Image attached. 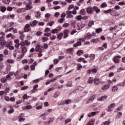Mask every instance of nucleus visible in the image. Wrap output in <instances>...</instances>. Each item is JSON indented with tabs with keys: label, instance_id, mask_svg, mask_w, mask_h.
<instances>
[{
	"label": "nucleus",
	"instance_id": "nucleus-1",
	"mask_svg": "<svg viewBox=\"0 0 125 125\" xmlns=\"http://www.w3.org/2000/svg\"><path fill=\"white\" fill-rule=\"evenodd\" d=\"M0 45H1L2 46H3L6 44V42L4 41V38H3L2 36L0 37Z\"/></svg>",
	"mask_w": 125,
	"mask_h": 125
},
{
	"label": "nucleus",
	"instance_id": "nucleus-2",
	"mask_svg": "<svg viewBox=\"0 0 125 125\" xmlns=\"http://www.w3.org/2000/svg\"><path fill=\"white\" fill-rule=\"evenodd\" d=\"M60 31H61V27H58L55 29H52L51 33H52V34H56V33L60 32Z\"/></svg>",
	"mask_w": 125,
	"mask_h": 125
},
{
	"label": "nucleus",
	"instance_id": "nucleus-3",
	"mask_svg": "<svg viewBox=\"0 0 125 125\" xmlns=\"http://www.w3.org/2000/svg\"><path fill=\"white\" fill-rule=\"evenodd\" d=\"M63 39H66L69 36V30L65 29L63 31Z\"/></svg>",
	"mask_w": 125,
	"mask_h": 125
},
{
	"label": "nucleus",
	"instance_id": "nucleus-4",
	"mask_svg": "<svg viewBox=\"0 0 125 125\" xmlns=\"http://www.w3.org/2000/svg\"><path fill=\"white\" fill-rule=\"evenodd\" d=\"M87 18H88V17L87 16H84V17L77 16L76 18V19H77V20H78V21H80V20H82V19H83V20H86Z\"/></svg>",
	"mask_w": 125,
	"mask_h": 125
},
{
	"label": "nucleus",
	"instance_id": "nucleus-5",
	"mask_svg": "<svg viewBox=\"0 0 125 125\" xmlns=\"http://www.w3.org/2000/svg\"><path fill=\"white\" fill-rule=\"evenodd\" d=\"M24 30L25 32H30V31H31V28H30V24H26L24 28Z\"/></svg>",
	"mask_w": 125,
	"mask_h": 125
},
{
	"label": "nucleus",
	"instance_id": "nucleus-6",
	"mask_svg": "<svg viewBox=\"0 0 125 125\" xmlns=\"http://www.w3.org/2000/svg\"><path fill=\"white\" fill-rule=\"evenodd\" d=\"M89 58H90L89 62H92L94 59H95V54H91L89 56Z\"/></svg>",
	"mask_w": 125,
	"mask_h": 125
},
{
	"label": "nucleus",
	"instance_id": "nucleus-7",
	"mask_svg": "<svg viewBox=\"0 0 125 125\" xmlns=\"http://www.w3.org/2000/svg\"><path fill=\"white\" fill-rule=\"evenodd\" d=\"M42 46L41 45H38L35 48V50L36 51H42Z\"/></svg>",
	"mask_w": 125,
	"mask_h": 125
},
{
	"label": "nucleus",
	"instance_id": "nucleus-8",
	"mask_svg": "<svg viewBox=\"0 0 125 125\" xmlns=\"http://www.w3.org/2000/svg\"><path fill=\"white\" fill-rule=\"evenodd\" d=\"M86 12L88 13V14H93V10L91 7H88L86 8Z\"/></svg>",
	"mask_w": 125,
	"mask_h": 125
},
{
	"label": "nucleus",
	"instance_id": "nucleus-9",
	"mask_svg": "<svg viewBox=\"0 0 125 125\" xmlns=\"http://www.w3.org/2000/svg\"><path fill=\"white\" fill-rule=\"evenodd\" d=\"M38 23H39V22H38V21H31L30 22V26L31 27H34V26H36L37 25V24H38Z\"/></svg>",
	"mask_w": 125,
	"mask_h": 125
},
{
	"label": "nucleus",
	"instance_id": "nucleus-10",
	"mask_svg": "<svg viewBox=\"0 0 125 125\" xmlns=\"http://www.w3.org/2000/svg\"><path fill=\"white\" fill-rule=\"evenodd\" d=\"M94 11H96V13H99L100 12V9L98 8V7L94 6L93 7Z\"/></svg>",
	"mask_w": 125,
	"mask_h": 125
},
{
	"label": "nucleus",
	"instance_id": "nucleus-11",
	"mask_svg": "<svg viewBox=\"0 0 125 125\" xmlns=\"http://www.w3.org/2000/svg\"><path fill=\"white\" fill-rule=\"evenodd\" d=\"M115 107V104H111L110 106H108V109H107V112H111L112 111V108H114Z\"/></svg>",
	"mask_w": 125,
	"mask_h": 125
},
{
	"label": "nucleus",
	"instance_id": "nucleus-12",
	"mask_svg": "<svg viewBox=\"0 0 125 125\" xmlns=\"http://www.w3.org/2000/svg\"><path fill=\"white\" fill-rule=\"evenodd\" d=\"M62 38H63V33H58L57 34V39H58L59 41L62 40Z\"/></svg>",
	"mask_w": 125,
	"mask_h": 125
},
{
	"label": "nucleus",
	"instance_id": "nucleus-13",
	"mask_svg": "<svg viewBox=\"0 0 125 125\" xmlns=\"http://www.w3.org/2000/svg\"><path fill=\"white\" fill-rule=\"evenodd\" d=\"M80 45H82V42L78 41L77 42V43H75L74 44V47H78V46H80Z\"/></svg>",
	"mask_w": 125,
	"mask_h": 125
},
{
	"label": "nucleus",
	"instance_id": "nucleus-14",
	"mask_svg": "<svg viewBox=\"0 0 125 125\" xmlns=\"http://www.w3.org/2000/svg\"><path fill=\"white\" fill-rule=\"evenodd\" d=\"M109 85L108 84H107L104 86H103L102 87L103 90H107V89L110 87Z\"/></svg>",
	"mask_w": 125,
	"mask_h": 125
},
{
	"label": "nucleus",
	"instance_id": "nucleus-15",
	"mask_svg": "<svg viewBox=\"0 0 125 125\" xmlns=\"http://www.w3.org/2000/svg\"><path fill=\"white\" fill-rule=\"evenodd\" d=\"M107 98H108V97L107 96H106V95L103 96L101 97V98L99 99V101H103V100H105V99H107Z\"/></svg>",
	"mask_w": 125,
	"mask_h": 125
},
{
	"label": "nucleus",
	"instance_id": "nucleus-16",
	"mask_svg": "<svg viewBox=\"0 0 125 125\" xmlns=\"http://www.w3.org/2000/svg\"><path fill=\"white\" fill-rule=\"evenodd\" d=\"M63 21H65V18H64V16H62L60 19L58 20V22L59 23H63Z\"/></svg>",
	"mask_w": 125,
	"mask_h": 125
},
{
	"label": "nucleus",
	"instance_id": "nucleus-17",
	"mask_svg": "<svg viewBox=\"0 0 125 125\" xmlns=\"http://www.w3.org/2000/svg\"><path fill=\"white\" fill-rule=\"evenodd\" d=\"M74 50V48H70L68 49H67L65 51V53H70V52H72Z\"/></svg>",
	"mask_w": 125,
	"mask_h": 125
},
{
	"label": "nucleus",
	"instance_id": "nucleus-18",
	"mask_svg": "<svg viewBox=\"0 0 125 125\" xmlns=\"http://www.w3.org/2000/svg\"><path fill=\"white\" fill-rule=\"evenodd\" d=\"M91 42H94L95 43H97V42H99V40L98 39H94L91 40Z\"/></svg>",
	"mask_w": 125,
	"mask_h": 125
},
{
	"label": "nucleus",
	"instance_id": "nucleus-19",
	"mask_svg": "<svg viewBox=\"0 0 125 125\" xmlns=\"http://www.w3.org/2000/svg\"><path fill=\"white\" fill-rule=\"evenodd\" d=\"M94 83L95 84H100V80L97 78L95 79Z\"/></svg>",
	"mask_w": 125,
	"mask_h": 125
},
{
	"label": "nucleus",
	"instance_id": "nucleus-20",
	"mask_svg": "<svg viewBox=\"0 0 125 125\" xmlns=\"http://www.w3.org/2000/svg\"><path fill=\"white\" fill-rule=\"evenodd\" d=\"M29 97H31V96L27 95V94H25L23 95L22 99H23V100H25V99H29Z\"/></svg>",
	"mask_w": 125,
	"mask_h": 125
},
{
	"label": "nucleus",
	"instance_id": "nucleus-21",
	"mask_svg": "<svg viewBox=\"0 0 125 125\" xmlns=\"http://www.w3.org/2000/svg\"><path fill=\"white\" fill-rule=\"evenodd\" d=\"M21 51L22 53H26L28 51V49L27 48L24 47H21Z\"/></svg>",
	"mask_w": 125,
	"mask_h": 125
},
{
	"label": "nucleus",
	"instance_id": "nucleus-22",
	"mask_svg": "<svg viewBox=\"0 0 125 125\" xmlns=\"http://www.w3.org/2000/svg\"><path fill=\"white\" fill-rule=\"evenodd\" d=\"M77 54L79 56H81V54H83V50H78L77 52Z\"/></svg>",
	"mask_w": 125,
	"mask_h": 125
},
{
	"label": "nucleus",
	"instance_id": "nucleus-23",
	"mask_svg": "<svg viewBox=\"0 0 125 125\" xmlns=\"http://www.w3.org/2000/svg\"><path fill=\"white\" fill-rule=\"evenodd\" d=\"M122 115H123V113H122L121 112H119L117 114V117L116 118V119H120L122 117Z\"/></svg>",
	"mask_w": 125,
	"mask_h": 125
},
{
	"label": "nucleus",
	"instance_id": "nucleus-24",
	"mask_svg": "<svg viewBox=\"0 0 125 125\" xmlns=\"http://www.w3.org/2000/svg\"><path fill=\"white\" fill-rule=\"evenodd\" d=\"M0 11H1V12H5V10H6V7H5V6H1L0 8Z\"/></svg>",
	"mask_w": 125,
	"mask_h": 125
},
{
	"label": "nucleus",
	"instance_id": "nucleus-25",
	"mask_svg": "<svg viewBox=\"0 0 125 125\" xmlns=\"http://www.w3.org/2000/svg\"><path fill=\"white\" fill-rule=\"evenodd\" d=\"M96 115V112H92L89 114H88V117L89 118L92 117L93 116H95Z\"/></svg>",
	"mask_w": 125,
	"mask_h": 125
},
{
	"label": "nucleus",
	"instance_id": "nucleus-26",
	"mask_svg": "<svg viewBox=\"0 0 125 125\" xmlns=\"http://www.w3.org/2000/svg\"><path fill=\"white\" fill-rule=\"evenodd\" d=\"M113 61L115 63H120V59L117 58L116 57L114 58Z\"/></svg>",
	"mask_w": 125,
	"mask_h": 125
},
{
	"label": "nucleus",
	"instance_id": "nucleus-27",
	"mask_svg": "<svg viewBox=\"0 0 125 125\" xmlns=\"http://www.w3.org/2000/svg\"><path fill=\"white\" fill-rule=\"evenodd\" d=\"M93 82H94L93 79H91V77H89V79L88 80V83L91 84V83H93Z\"/></svg>",
	"mask_w": 125,
	"mask_h": 125
},
{
	"label": "nucleus",
	"instance_id": "nucleus-28",
	"mask_svg": "<svg viewBox=\"0 0 125 125\" xmlns=\"http://www.w3.org/2000/svg\"><path fill=\"white\" fill-rule=\"evenodd\" d=\"M66 15H67V16H73V15H72V11L70 10L67 11L66 12Z\"/></svg>",
	"mask_w": 125,
	"mask_h": 125
},
{
	"label": "nucleus",
	"instance_id": "nucleus-29",
	"mask_svg": "<svg viewBox=\"0 0 125 125\" xmlns=\"http://www.w3.org/2000/svg\"><path fill=\"white\" fill-rule=\"evenodd\" d=\"M80 13L82 15H85L86 12H85V9H83L81 10Z\"/></svg>",
	"mask_w": 125,
	"mask_h": 125
},
{
	"label": "nucleus",
	"instance_id": "nucleus-30",
	"mask_svg": "<svg viewBox=\"0 0 125 125\" xmlns=\"http://www.w3.org/2000/svg\"><path fill=\"white\" fill-rule=\"evenodd\" d=\"M42 41L43 42H47V41H48V38L45 37H42Z\"/></svg>",
	"mask_w": 125,
	"mask_h": 125
},
{
	"label": "nucleus",
	"instance_id": "nucleus-31",
	"mask_svg": "<svg viewBox=\"0 0 125 125\" xmlns=\"http://www.w3.org/2000/svg\"><path fill=\"white\" fill-rule=\"evenodd\" d=\"M7 62L9 64H13V63H14V60L11 59H8L7 60Z\"/></svg>",
	"mask_w": 125,
	"mask_h": 125
},
{
	"label": "nucleus",
	"instance_id": "nucleus-32",
	"mask_svg": "<svg viewBox=\"0 0 125 125\" xmlns=\"http://www.w3.org/2000/svg\"><path fill=\"white\" fill-rule=\"evenodd\" d=\"M3 3H5L6 4H9L10 2V0H2Z\"/></svg>",
	"mask_w": 125,
	"mask_h": 125
},
{
	"label": "nucleus",
	"instance_id": "nucleus-33",
	"mask_svg": "<svg viewBox=\"0 0 125 125\" xmlns=\"http://www.w3.org/2000/svg\"><path fill=\"white\" fill-rule=\"evenodd\" d=\"M24 109H26V110H30V109H32V106L31 105H28L25 106H24Z\"/></svg>",
	"mask_w": 125,
	"mask_h": 125
},
{
	"label": "nucleus",
	"instance_id": "nucleus-34",
	"mask_svg": "<svg viewBox=\"0 0 125 125\" xmlns=\"http://www.w3.org/2000/svg\"><path fill=\"white\" fill-rule=\"evenodd\" d=\"M118 88L117 86H114L112 87V91H113V92H116V91H117V90H118Z\"/></svg>",
	"mask_w": 125,
	"mask_h": 125
},
{
	"label": "nucleus",
	"instance_id": "nucleus-35",
	"mask_svg": "<svg viewBox=\"0 0 125 125\" xmlns=\"http://www.w3.org/2000/svg\"><path fill=\"white\" fill-rule=\"evenodd\" d=\"M18 119H19V122H24L25 121V119L22 118V116H19L18 117Z\"/></svg>",
	"mask_w": 125,
	"mask_h": 125
},
{
	"label": "nucleus",
	"instance_id": "nucleus-36",
	"mask_svg": "<svg viewBox=\"0 0 125 125\" xmlns=\"http://www.w3.org/2000/svg\"><path fill=\"white\" fill-rule=\"evenodd\" d=\"M92 25H94V22L93 21H89V23L88 24V26L89 27H91Z\"/></svg>",
	"mask_w": 125,
	"mask_h": 125
},
{
	"label": "nucleus",
	"instance_id": "nucleus-37",
	"mask_svg": "<svg viewBox=\"0 0 125 125\" xmlns=\"http://www.w3.org/2000/svg\"><path fill=\"white\" fill-rule=\"evenodd\" d=\"M101 7L102 8H104V7H107V4L106 2H104L102 4H101Z\"/></svg>",
	"mask_w": 125,
	"mask_h": 125
},
{
	"label": "nucleus",
	"instance_id": "nucleus-38",
	"mask_svg": "<svg viewBox=\"0 0 125 125\" xmlns=\"http://www.w3.org/2000/svg\"><path fill=\"white\" fill-rule=\"evenodd\" d=\"M1 83H6L7 82V80L5 78H2L0 80Z\"/></svg>",
	"mask_w": 125,
	"mask_h": 125
},
{
	"label": "nucleus",
	"instance_id": "nucleus-39",
	"mask_svg": "<svg viewBox=\"0 0 125 125\" xmlns=\"http://www.w3.org/2000/svg\"><path fill=\"white\" fill-rule=\"evenodd\" d=\"M96 32L97 34H99V33H101L102 32V28H97L96 29Z\"/></svg>",
	"mask_w": 125,
	"mask_h": 125
},
{
	"label": "nucleus",
	"instance_id": "nucleus-40",
	"mask_svg": "<svg viewBox=\"0 0 125 125\" xmlns=\"http://www.w3.org/2000/svg\"><path fill=\"white\" fill-rule=\"evenodd\" d=\"M50 38L51 41H54L56 39V36H54V35H50Z\"/></svg>",
	"mask_w": 125,
	"mask_h": 125
},
{
	"label": "nucleus",
	"instance_id": "nucleus-41",
	"mask_svg": "<svg viewBox=\"0 0 125 125\" xmlns=\"http://www.w3.org/2000/svg\"><path fill=\"white\" fill-rule=\"evenodd\" d=\"M43 21H44V22H47L48 21H49V17L45 16L44 19H43Z\"/></svg>",
	"mask_w": 125,
	"mask_h": 125
},
{
	"label": "nucleus",
	"instance_id": "nucleus-42",
	"mask_svg": "<svg viewBox=\"0 0 125 125\" xmlns=\"http://www.w3.org/2000/svg\"><path fill=\"white\" fill-rule=\"evenodd\" d=\"M54 24V21H51L50 22L48 23L47 24V26H50L51 27V26H52V25Z\"/></svg>",
	"mask_w": 125,
	"mask_h": 125
},
{
	"label": "nucleus",
	"instance_id": "nucleus-43",
	"mask_svg": "<svg viewBox=\"0 0 125 125\" xmlns=\"http://www.w3.org/2000/svg\"><path fill=\"white\" fill-rule=\"evenodd\" d=\"M118 26L115 25L114 27H111L109 29L110 31H115L117 29Z\"/></svg>",
	"mask_w": 125,
	"mask_h": 125
},
{
	"label": "nucleus",
	"instance_id": "nucleus-44",
	"mask_svg": "<svg viewBox=\"0 0 125 125\" xmlns=\"http://www.w3.org/2000/svg\"><path fill=\"white\" fill-rule=\"evenodd\" d=\"M13 43V42H12V41H11L9 43H8L7 44H6V46H7V47H9V46H11V45H12Z\"/></svg>",
	"mask_w": 125,
	"mask_h": 125
},
{
	"label": "nucleus",
	"instance_id": "nucleus-45",
	"mask_svg": "<svg viewBox=\"0 0 125 125\" xmlns=\"http://www.w3.org/2000/svg\"><path fill=\"white\" fill-rule=\"evenodd\" d=\"M82 68H83V66L82 65H81V64H79L78 65L77 70H78V71H80V70H81Z\"/></svg>",
	"mask_w": 125,
	"mask_h": 125
},
{
	"label": "nucleus",
	"instance_id": "nucleus-46",
	"mask_svg": "<svg viewBox=\"0 0 125 125\" xmlns=\"http://www.w3.org/2000/svg\"><path fill=\"white\" fill-rule=\"evenodd\" d=\"M110 124H111V121H107L104 122V125H109Z\"/></svg>",
	"mask_w": 125,
	"mask_h": 125
},
{
	"label": "nucleus",
	"instance_id": "nucleus-47",
	"mask_svg": "<svg viewBox=\"0 0 125 125\" xmlns=\"http://www.w3.org/2000/svg\"><path fill=\"white\" fill-rule=\"evenodd\" d=\"M28 88H29V86H24L21 87V90H25V89H28Z\"/></svg>",
	"mask_w": 125,
	"mask_h": 125
},
{
	"label": "nucleus",
	"instance_id": "nucleus-48",
	"mask_svg": "<svg viewBox=\"0 0 125 125\" xmlns=\"http://www.w3.org/2000/svg\"><path fill=\"white\" fill-rule=\"evenodd\" d=\"M71 100H66L65 101V104H66V105H68L69 104H70V103L71 102Z\"/></svg>",
	"mask_w": 125,
	"mask_h": 125
},
{
	"label": "nucleus",
	"instance_id": "nucleus-49",
	"mask_svg": "<svg viewBox=\"0 0 125 125\" xmlns=\"http://www.w3.org/2000/svg\"><path fill=\"white\" fill-rule=\"evenodd\" d=\"M68 123H71V119H67L64 121V124H65V125H67Z\"/></svg>",
	"mask_w": 125,
	"mask_h": 125
},
{
	"label": "nucleus",
	"instance_id": "nucleus-50",
	"mask_svg": "<svg viewBox=\"0 0 125 125\" xmlns=\"http://www.w3.org/2000/svg\"><path fill=\"white\" fill-rule=\"evenodd\" d=\"M94 125V121H93V120L92 121H90L88 124L87 125Z\"/></svg>",
	"mask_w": 125,
	"mask_h": 125
},
{
	"label": "nucleus",
	"instance_id": "nucleus-51",
	"mask_svg": "<svg viewBox=\"0 0 125 125\" xmlns=\"http://www.w3.org/2000/svg\"><path fill=\"white\" fill-rule=\"evenodd\" d=\"M60 3L61 4H62V5H67V2H66V1H64V2H63V1H61L60 2Z\"/></svg>",
	"mask_w": 125,
	"mask_h": 125
},
{
	"label": "nucleus",
	"instance_id": "nucleus-52",
	"mask_svg": "<svg viewBox=\"0 0 125 125\" xmlns=\"http://www.w3.org/2000/svg\"><path fill=\"white\" fill-rule=\"evenodd\" d=\"M112 11V9H109L107 10L104 11V13L107 14V13H110Z\"/></svg>",
	"mask_w": 125,
	"mask_h": 125
},
{
	"label": "nucleus",
	"instance_id": "nucleus-53",
	"mask_svg": "<svg viewBox=\"0 0 125 125\" xmlns=\"http://www.w3.org/2000/svg\"><path fill=\"white\" fill-rule=\"evenodd\" d=\"M24 44H25L26 46H28V45H30V42H29V41H28V40H25L24 41Z\"/></svg>",
	"mask_w": 125,
	"mask_h": 125
},
{
	"label": "nucleus",
	"instance_id": "nucleus-54",
	"mask_svg": "<svg viewBox=\"0 0 125 125\" xmlns=\"http://www.w3.org/2000/svg\"><path fill=\"white\" fill-rule=\"evenodd\" d=\"M75 6V5H74V4H71L70 5L68 8V10H70V9H72V8H74V7Z\"/></svg>",
	"mask_w": 125,
	"mask_h": 125
},
{
	"label": "nucleus",
	"instance_id": "nucleus-55",
	"mask_svg": "<svg viewBox=\"0 0 125 125\" xmlns=\"http://www.w3.org/2000/svg\"><path fill=\"white\" fill-rule=\"evenodd\" d=\"M24 38H25V35H24V34H22L20 36V40L23 41V40H24Z\"/></svg>",
	"mask_w": 125,
	"mask_h": 125
},
{
	"label": "nucleus",
	"instance_id": "nucleus-56",
	"mask_svg": "<svg viewBox=\"0 0 125 125\" xmlns=\"http://www.w3.org/2000/svg\"><path fill=\"white\" fill-rule=\"evenodd\" d=\"M26 7L27 10L32 9V8H33V6L29 4L26 6Z\"/></svg>",
	"mask_w": 125,
	"mask_h": 125
},
{
	"label": "nucleus",
	"instance_id": "nucleus-57",
	"mask_svg": "<svg viewBox=\"0 0 125 125\" xmlns=\"http://www.w3.org/2000/svg\"><path fill=\"white\" fill-rule=\"evenodd\" d=\"M84 60V58H80L77 60L78 62H82V61H83Z\"/></svg>",
	"mask_w": 125,
	"mask_h": 125
},
{
	"label": "nucleus",
	"instance_id": "nucleus-58",
	"mask_svg": "<svg viewBox=\"0 0 125 125\" xmlns=\"http://www.w3.org/2000/svg\"><path fill=\"white\" fill-rule=\"evenodd\" d=\"M58 62H59V60L57 59H54V65H57L58 64Z\"/></svg>",
	"mask_w": 125,
	"mask_h": 125
},
{
	"label": "nucleus",
	"instance_id": "nucleus-59",
	"mask_svg": "<svg viewBox=\"0 0 125 125\" xmlns=\"http://www.w3.org/2000/svg\"><path fill=\"white\" fill-rule=\"evenodd\" d=\"M124 67H120L117 69V72L120 73L121 71H124Z\"/></svg>",
	"mask_w": 125,
	"mask_h": 125
},
{
	"label": "nucleus",
	"instance_id": "nucleus-60",
	"mask_svg": "<svg viewBox=\"0 0 125 125\" xmlns=\"http://www.w3.org/2000/svg\"><path fill=\"white\" fill-rule=\"evenodd\" d=\"M15 111L13 109H10L8 111V114H12L13 113H14Z\"/></svg>",
	"mask_w": 125,
	"mask_h": 125
},
{
	"label": "nucleus",
	"instance_id": "nucleus-61",
	"mask_svg": "<svg viewBox=\"0 0 125 125\" xmlns=\"http://www.w3.org/2000/svg\"><path fill=\"white\" fill-rule=\"evenodd\" d=\"M10 27H15L16 26V25H15L14 24V22H10Z\"/></svg>",
	"mask_w": 125,
	"mask_h": 125
},
{
	"label": "nucleus",
	"instance_id": "nucleus-62",
	"mask_svg": "<svg viewBox=\"0 0 125 125\" xmlns=\"http://www.w3.org/2000/svg\"><path fill=\"white\" fill-rule=\"evenodd\" d=\"M12 9H13L12 7L10 6L7 7V9H6L7 11H12Z\"/></svg>",
	"mask_w": 125,
	"mask_h": 125
},
{
	"label": "nucleus",
	"instance_id": "nucleus-63",
	"mask_svg": "<svg viewBox=\"0 0 125 125\" xmlns=\"http://www.w3.org/2000/svg\"><path fill=\"white\" fill-rule=\"evenodd\" d=\"M77 89L78 90H83V87L81 86H78Z\"/></svg>",
	"mask_w": 125,
	"mask_h": 125
},
{
	"label": "nucleus",
	"instance_id": "nucleus-64",
	"mask_svg": "<svg viewBox=\"0 0 125 125\" xmlns=\"http://www.w3.org/2000/svg\"><path fill=\"white\" fill-rule=\"evenodd\" d=\"M42 32H41V31H38L36 33V35L37 36H42Z\"/></svg>",
	"mask_w": 125,
	"mask_h": 125
}]
</instances>
